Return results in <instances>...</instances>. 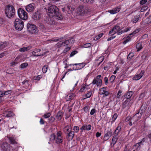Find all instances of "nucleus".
Segmentation results:
<instances>
[{"label": "nucleus", "mask_w": 151, "mask_h": 151, "mask_svg": "<svg viewBox=\"0 0 151 151\" xmlns=\"http://www.w3.org/2000/svg\"><path fill=\"white\" fill-rule=\"evenodd\" d=\"M47 14L49 16H55L56 19L62 20L63 17L61 13L58 12L59 9L55 5H52L48 7L47 8H45Z\"/></svg>", "instance_id": "obj_1"}, {"label": "nucleus", "mask_w": 151, "mask_h": 151, "mask_svg": "<svg viewBox=\"0 0 151 151\" xmlns=\"http://www.w3.org/2000/svg\"><path fill=\"white\" fill-rule=\"evenodd\" d=\"M146 109L145 104H142L136 114L131 118V120L134 121L133 123H135L141 118L142 115L145 113Z\"/></svg>", "instance_id": "obj_2"}, {"label": "nucleus", "mask_w": 151, "mask_h": 151, "mask_svg": "<svg viewBox=\"0 0 151 151\" xmlns=\"http://www.w3.org/2000/svg\"><path fill=\"white\" fill-rule=\"evenodd\" d=\"M4 10L6 17L9 18H13L15 15V9L12 5H6L5 7Z\"/></svg>", "instance_id": "obj_3"}, {"label": "nucleus", "mask_w": 151, "mask_h": 151, "mask_svg": "<svg viewBox=\"0 0 151 151\" xmlns=\"http://www.w3.org/2000/svg\"><path fill=\"white\" fill-rule=\"evenodd\" d=\"M50 141L55 140L57 144H59L62 142V138L60 133H54L50 135Z\"/></svg>", "instance_id": "obj_4"}, {"label": "nucleus", "mask_w": 151, "mask_h": 151, "mask_svg": "<svg viewBox=\"0 0 151 151\" xmlns=\"http://www.w3.org/2000/svg\"><path fill=\"white\" fill-rule=\"evenodd\" d=\"M14 25L16 30L21 31L24 27V22L20 19L17 18L14 22Z\"/></svg>", "instance_id": "obj_5"}, {"label": "nucleus", "mask_w": 151, "mask_h": 151, "mask_svg": "<svg viewBox=\"0 0 151 151\" xmlns=\"http://www.w3.org/2000/svg\"><path fill=\"white\" fill-rule=\"evenodd\" d=\"M18 15L19 17L22 19L26 20L28 18V15L27 12L21 8H19L17 11Z\"/></svg>", "instance_id": "obj_6"}, {"label": "nucleus", "mask_w": 151, "mask_h": 151, "mask_svg": "<svg viewBox=\"0 0 151 151\" xmlns=\"http://www.w3.org/2000/svg\"><path fill=\"white\" fill-rule=\"evenodd\" d=\"M89 12L90 10L88 8L83 6H79L77 11V13L81 15H84Z\"/></svg>", "instance_id": "obj_7"}, {"label": "nucleus", "mask_w": 151, "mask_h": 151, "mask_svg": "<svg viewBox=\"0 0 151 151\" xmlns=\"http://www.w3.org/2000/svg\"><path fill=\"white\" fill-rule=\"evenodd\" d=\"M27 28L29 32L32 34H35L37 33V30L36 25L31 23H28L27 25Z\"/></svg>", "instance_id": "obj_8"}, {"label": "nucleus", "mask_w": 151, "mask_h": 151, "mask_svg": "<svg viewBox=\"0 0 151 151\" xmlns=\"http://www.w3.org/2000/svg\"><path fill=\"white\" fill-rule=\"evenodd\" d=\"M1 148L4 151H9L10 149L9 145L6 142L1 144Z\"/></svg>", "instance_id": "obj_9"}, {"label": "nucleus", "mask_w": 151, "mask_h": 151, "mask_svg": "<svg viewBox=\"0 0 151 151\" xmlns=\"http://www.w3.org/2000/svg\"><path fill=\"white\" fill-rule=\"evenodd\" d=\"M41 17V14L40 12L38 11L34 13L32 16V18L35 20H37L40 19Z\"/></svg>", "instance_id": "obj_10"}, {"label": "nucleus", "mask_w": 151, "mask_h": 151, "mask_svg": "<svg viewBox=\"0 0 151 151\" xmlns=\"http://www.w3.org/2000/svg\"><path fill=\"white\" fill-rule=\"evenodd\" d=\"M26 9L28 12H31L34 11L35 9V4H30L27 5L26 7Z\"/></svg>", "instance_id": "obj_11"}, {"label": "nucleus", "mask_w": 151, "mask_h": 151, "mask_svg": "<svg viewBox=\"0 0 151 151\" xmlns=\"http://www.w3.org/2000/svg\"><path fill=\"white\" fill-rule=\"evenodd\" d=\"M91 126L90 124H84L82 127L80 128V129L81 132H83V131H89L91 129Z\"/></svg>", "instance_id": "obj_12"}, {"label": "nucleus", "mask_w": 151, "mask_h": 151, "mask_svg": "<svg viewBox=\"0 0 151 151\" xmlns=\"http://www.w3.org/2000/svg\"><path fill=\"white\" fill-rule=\"evenodd\" d=\"M144 73V70H142L139 74L133 77V79L134 80H139L143 76Z\"/></svg>", "instance_id": "obj_13"}, {"label": "nucleus", "mask_w": 151, "mask_h": 151, "mask_svg": "<svg viewBox=\"0 0 151 151\" xmlns=\"http://www.w3.org/2000/svg\"><path fill=\"white\" fill-rule=\"evenodd\" d=\"M130 100L126 99L123 103L122 107L123 109L127 107L128 109H129L130 107V105H129V104L130 102Z\"/></svg>", "instance_id": "obj_14"}, {"label": "nucleus", "mask_w": 151, "mask_h": 151, "mask_svg": "<svg viewBox=\"0 0 151 151\" xmlns=\"http://www.w3.org/2000/svg\"><path fill=\"white\" fill-rule=\"evenodd\" d=\"M83 63H75L73 65V66L76 65V66H76L75 67V68H74L75 70H78L81 69L83 67H84L85 65V64L84 65H83Z\"/></svg>", "instance_id": "obj_15"}, {"label": "nucleus", "mask_w": 151, "mask_h": 151, "mask_svg": "<svg viewBox=\"0 0 151 151\" xmlns=\"http://www.w3.org/2000/svg\"><path fill=\"white\" fill-rule=\"evenodd\" d=\"M120 7H117L112 10L108 11V12L111 14H113L119 12L120 10Z\"/></svg>", "instance_id": "obj_16"}, {"label": "nucleus", "mask_w": 151, "mask_h": 151, "mask_svg": "<svg viewBox=\"0 0 151 151\" xmlns=\"http://www.w3.org/2000/svg\"><path fill=\"white\" fill-rule=\"evenodd\" d=\"M41 51V50L40 49H38L35 50L32 52V54L35 56H43V54H41L39 53V52Z\"/></svg>", "instance_id": "obj_17"}, {"label": "nucleus", "mask_w": 151, "mask_h": 151, "mask_svg": "<svg viewBox=\"0 0 151 151\" xmlns=\"http://www.w3.org/2000/svg\"><path fill=\"white\" fill-rule=\"evenodd\" d=\"M7 137L9 139L11 144H17V142L16 140V139L14 138V137L7 136Z\"/></svg>", "instance_id": "obj_18"}, {"label": "nucleus", "mask_w": 151, "mask_h": 151, "mask_svg": "<svg viewBox=\"0 0 151 151\" xmlns=\"http://www.w3.org/2000/svg\"><path fill=\"white\" fill-rule=\"evenodd\" d=\"M8 42H1L0 43V50L6 48L8 45Z\"/></svg>", "instance_id": "obj_19"}, {"label": "nucleus", "mask_w": 151, "mask_h": 151, "mask_svg": "<svg viewBox=\"0 0 151 151\" xmlns=\"http://www.w3.org/2000/svg\"><path fill=\"white\" fill-rule=\"evenodd\" d=\"M63 113L62 111H60L57 113L56 115V117L58 120H60L63 116Z\"/></svg>", "instance_id": "obj_20"}, {"label": "nucleus", "mask_w": 151, "mask_h": 151, "mask_svg": "<svg viewBox=\"0 0 151 151\" xmlns=\"http://www.w3.org/2000/svg\"><path fill=\"white\" fill-rule=\"evenodd\" d=\"M133 92L132 91H129L127 92L125 95V97L127 99H129L131 97L133 94Z\"/></svg>", "instance_id": "obj_21"}, {"label": "nucleus", "mask_w": 151, "mask_h": 151, "mask_svg": "<svg viewBox=\"0 0 151 151\" xmlns=\"http://www.w3.org/2000/svg\"><path fill=\"white\" fill-rule=\"evenodd\" d=\"M47 17L46 18V19L45 20L46 21V22L48 24H49L50 25H52L55 23V21H53L49 17Z\"/></svg>", "instance_id": "obj_22"}, {"label": "nucleus", "mask_w": 151, "mask_h": 151, "mask_svg": "<svg viewBox=\"0 0 151 151\" xmlns=\"http://www.w3.org/2000/svg\"><path fill=\"white\" fill-rule=\"evenodd\" d=\"M69 44V42H68L67 40H65V41L62 42H60L58 43V45L60 46H65V45H67Z\"/></svg>", "instance_id": "obj_23"}, {"label": "nucleus", "mask_w": 151, "mask_h": 151, "mask_svg": "<svg viewBox=\"0 0 151 151\" xmlns=\"http://www.w3.org/2000/svg\"><path fill=\"white\" fill-rule=\"evenodd\" d=\"M74 133H68V134L67 135V138L68 141L72 140L74 136Z\"/></svg>", "instance_id": "obj_24"}, {"label": "nucleus", "mask_w": 151, "mask_h": 151, "mask_svg": "<svg viewBox=\"0 0 151 151\" xmlns=\"http://www.w3.org/2000/svg\"><path fill=\"white\" fill-rule=\"evenodd\" d=\"M140 16L139 15H137L134 16L132 20L133 23H136L139 20Z\"/></svg>", "instance_id": "obj_25"}, {"label": "nucleus", "mask_w": 151, "mask_h": 151, "mask_svg": "<svg viewBox=\"0 0 151 151\" xmlns=\"http://www.w3.org/2000/svg\"><path fill=\"white\" fill-rule=\"evenodd\" d=\"M136 48L137 49V51H140L142 48V43L140 42L137 43L136 45Z\"/></svg>", "instance_id": "obj_26"}, {"label": "nucleus", "mask_w": 151, "mask_h": 151, "mask_svg": "<svg viewBox=\"0 0 151 151\" xmlns=\"http://www.w3.org/2000/svg\"><path fill=\"white\" fill-rule=\"evenodd\" d=\"M145 141V138H143L142 139V141L139 142L138 143H136L135 145V146L136 147H138L141 145H143V142Z\"/></svg>", "instance_id": "obj_27"}, {"label": "nucleus", "mask_w": 151, "mask_h": 151, "mask_svg": "<svg viewBox=\"0 0 151 151\" xmlns=\"http://www.w3.org/2000/svg\"><path fill=\"white\" fill-rule=\"evenodd\" d=\"M111 133H106L104 136V140H108L111 135Z\"/></svg>", "instance_id": "obj_28"}, {"label": "nucleus", "mask_w": 151, "mask_h": 151, "mask_svg": "<svg viewBox=\"0 0 151 151\" xmlns=\"http://www.w3.org/2000/svg\"><path fill=\"white\" fill-rule=\"evenodd\" d=\"M81 1L85 3L91 4L94 2V0H81Z\"/></svg>", "instance_id": "obj_29"}, {"label": "nucleus", "mask_w": 151, "mask_h": 151, "mask_svg": "<svg viewBox=\"0 0 151 151\" xmlns=\"http://www.w3.org/2000/svg\"><path fill=\"white\" fill-rule=\"evenodd\" d=\"M64 131L65 132H73L71 131V128L68 126H66L64 128Z\"/></svg>", "instance_id": "obj_30"}, {"label": "nucleus", "mask_w": 151, "mask_h": 151, "mask_svg": "<svg viewBox=\"0 0 151 151\" xmlns=\"http://www.w3.org/2000/svg\"><path fill=\"white\" fill-rule=\"evenodd\" d=\"M129 30V28H127L126 29H125L124 30L120 31H117V34L118 35H120L123 33L127 32Z\"/></svg>", "instance_id": "obj_31"}, {"label": "nucleus", "mask_w": 151, "mask_h": 151, "mask_svg": "<svg viewBox=\"0 0 151 151\" xmlns=\"http://www.w3.org/2000/svg\"><path fill=\"white\" fill-rule=\"evenodd\" d=\"M92 91H88V93L87 94H86L85 95V96L86 97L84 98V99H86V98H90L92 95Z\"/></svg>", "instance_id": "obj_32"}, {"label": "nucleus", "mask_w": 151, "mask_h": 151, "mask_svg": "<svg viewBox=\"0 0 151 151\" xmlns=\"http://www.w3.org/2000/svg\"><path fill=\"white\" fill-rule=\"evenodd\" d=\"M117 140V138L116 136L113 137L112 141V144H113V145H114L116 144Z\"/></svg>", "instance_id": "obj_33"}, {"label": "nucleus", "mask_w": 151, "mask_h": 151, "mask_svg": "<svg viewBox=\"0 0 151 151\" xmlns=\"http://www.w3.org/2000/svg\"><path fill=\"white\" fill-rule=\"evenodd\" d=\"M91 44L90 43H88L84 44L83 45V47L84 48H88L91 47Z\"/></svg>", "instance_id": "obj_34"}, {"label": "nucleus", "mask_w": 151, "mask_h": 151, "mask_svg": "<svg viewBox=\"0 0 151 151\" xmlns=\"http://www.w3.org/2000/svg\"><path fill=\"white\" fill-rule=\"evenodd\" d=\"M139 30H140V29H138L135 30L132 32V33L129 35V37H131L132 36L131 35H134V34L138 32L139 31Z\"/></svg>", "instance_id": "obj_35"}, {"label": "nucleus", "mask_w": 151, "mask_h": 151, "mask_svg": "<svg viewBox=\"0 0 151 151\" xmlns=\"http://www.w3.org/2000/svg\"><path fill=\"white\" fill-rule=\"evenodd\" d=\"M117 116L118 115L117 114L115 113L114 114L112 118V121L111 122V124L115 121V120L117 118Z\"/></svg>", "instance_id": "obj_36"}, {"label": "nucleus", "mask_w": 151, "mask_h": 151, "mask_svg": "<svg viewBox=\"0 0 151 151\" xmlns=\"http://www.w3.org/2000/svg\"><path fill=\"white\" fill-rule=\"evenodd\" d=\"M102 80V79H99L98 80L96 83V86L97 87H100L101 86Z\"/></svg>", "instance_id": "obj_37"}, {"label": "nucleus", "mask_w": 151, "mask_h": 151, "mask_svg": "<svg viewBox=\"0 0 151 151\" xmlns=\"http://www.w3.org/2000/svg\"><path fill=\"white\" fill-rule=\"evenodd\" d=\"M75 95L73 93L71 94L69 96L68 99L67 100L68 101H69L70 100H72L75 97Z\"/></svg>", "instance_id": "obj_38"}, {"label": "nucleus", "mask_w": 151, "mask_h": 151, "mask_svg": "<svg viewBox=\"0 0 151 151\" xmlns=\"http://www.w3.org/2000/svg\"><path fill=\"white\" fill-rule=\"evenodd\" d=\"M48 68L47 66L44 65L42 68V71L43 73H45L47 71V70Z\"/></svg>", "instance_id": "obj_39"}, {"label": "nucleus", "mask_w": 151, "mask_h": 151, "mask_svg": "<svg viewBox=\"0 0 151 151\" xmlns=\"http://www.w3.org/2000/svg\"><path fill=\"white\" fill-rule=\"evenodd\" d=\"M13 113L11 111H9L7 114L6 115V116L7 117H9L13 116L14 115Z\"/></svg>", "instance_id": "obj_40"}, {"label": "nucleus", "mask_w": 151, "mask_h": 151, "mask_svg": "<svg viewBox=\"0 0 151 151\" xmlns=\"http://www.w3.org/2000/svg\"><path fill=\"white\" fill-rule=\"evenodd\" d=\"M42 77V76L41 75H39L37 76H34V79L36 80L39 81Z\"/></svg>", "instance_id": "obj_41"}, {"label": "nucleus", "mask_w": 151, "mask_h": 151, "mask_svg": "<svg viewBox=\"0 0 151 151\" xmlns=\"http://www.w3.org/2000/svg\"><path fill=\"white\" fill-rule=\"evenodd\" d=\"M7 52L4 51L0 54V58H2L3 57L6 55L8 54Z\"/></svg>", "instance_id": "obj_42"}, {"label": "nucleus", "mask_w": 151, "mask_h": 151, "mask_svg": "<svg viewBox=\"0 0 151 151\" xmlns=\"http://www.w3.org/2000/svg\"><path fill=\"white\" fill-rule=\"evenodd\" d=\"M28 65V64L27 63H22L20 65L21 68H24L26 67Z\"/></svg>", "instance_id": "obj_43"}, {"label": "nucleus", "mask_w": 151, "mask_h": 151, "mask_svg": "<svg viewBox=\"0 0 151 151\" xmlns=\"http://www.w3.org/2000/svg\"><path fill=\"white\" fill-rule=\"evenodd\" d=\"M116 78V76L114 75H112L111 76L109 80L111 82H112L115 80Z\"/></svg>", "instance_id": "obj_44"}, {"label": "nucleus", "mask_w": 151, "mask_h": 151, "mask_svg": "<svg viewBox=\"0 0 151 151\" xmlns=\"http://www.w3.org/2000/svg\"><path fill=\"white\" fill-rule=\"evenodd\" d=\"M51 114L50 112H48L47 113L43 115L44 118H47L49 117L50 116Z\"/></svg>", "instance_id": "obj_45"}, {"label": "nucleus", "mask_w": 151, "mask_h": 151, "mask_svg": "<svg viewBox=\"0 0 151 151\" xmlns=\"http://www.w3.org/2000/svg\"><path fill=\"white\" fill-rule=\"evenodd\" d=\"M146 22L149 24L151 23V15L149 16V17L146 19Z\"/></svg>", "instance_id": "obj_46"}, {"label": "nucleus", "mask_w": 151, "mask_h": 151, "mask_svg": "<svg viewBox=\"0 0 151 151\" xmlns=\"http://www.w3.org/2000/svg\"><path fill=\"white\" fill-rule=\"evenodd\" d=\"M104 58L103 57H100L99 58V59L97 60V61H99V63H98V65H99L104 60Z\"/></svg>", "instance_id": "obj_47"}, {"label": "nucleus", "mask_w": 151, "mask_h": 151, "mask_svg": "<svg viewBox=\"0 0 151 151\" xmlns=\"http://www.w3.org/2000/svg\"><path fill=\"white\" fill-rule=\"evenodd\" d=\"M55 120V118L53 116H51L48 119L49 122H50L52 123Z\"/></svg>", "instance_id": "obj_48"}, {"label": "nucleus", "mask_w": 151, "mask_h": 151, "mask_svg": "<svg viewBox=\"0 0 151 151\" xmlns=\"http://www.w3.org/2000/svg\"><path fill=\"white\" fill-rule=\"evenodd\" d=\"M78 52L76 50H74L70 54V57H72L74 56L75 54H76Z\"/></svg>", "instance_id": "obj_49"}, {"label": "nucleus", "mask_w": 151, "mask_h": 151, "mask_svg": "<svg viewBox=\"0 0 151 151\" xmlns=\"http://www.w3.org/2000/svg\"><path fill=\"white\" fill-rule=\"evenodd\" d=\"M121 129V126H119H119L116 128V129L115 130V131L114 132H115L116 131H118L117 132H119L120 131Z\"/></svg>", "instance_id": "obj_50"}, {"label": "nucleus", "mask_w": 151, "mask_h": 151, "mask_svg": "<svg viewBox=\"0 0 151 151\" xmlns=\"http://www.w3.org/2000/svg\"><path fill=\"white\" fill-rule=\"evenodd\" d=\"M134 56V54L132 53H130L127 56V58L128 59H131Z\"/></svg>", "instance_id": "obj_51"}, {"label": "nucleus", "mask_w": 151, "mask_h": 151, "mask_svg": "<svg viewBox=\"0 0 151 151\" xmlns=\"http://www.w3.org/2000/svg\"><path fill=\"white\" fill-rule=\"evenodd\" d=\"M114 27H115L116 28V29L115 30H116L117 31H120L122 29L119 26L116 25L115 26H114Z\"/></svg>", "instance_id": "obj_52"}, {"label": "nucleus", "mask_w": 151, "mask_h": 151, "mask_svg": "<svg viewBox=\"0 0 151 151\" xmlns=\"http://www.w3.org/2000/svg\"><path fill=\"white\" fill-rule=\"evenodd\" d=\"M73 130L75 132H78L79 130V128L78 126H75L74 127Z\"/></svg>", "instance_id": "obj_53"}, {"label": "nucleus", "mask_w": 151, "mask_h": 151, "mask_svg": "<svg viewBox=\"0 0 151 151\" xmlns=\"http://www.w3.org/2000/svg\"><path fill=\"white\" fill-rule=\"evenodd\" d=\"M74 40V39L72 37L70 38L68 40H67L68 42H69V44L72 43Z\"/></svg>", "instance_id": "obj_54"}, {"label": "nucleus", "mask_w": 151, "mask_h": 151, "mask_svg": "<svg viewBox=\"0 0 151 151\" xmlns=\"http://www.w3.org/2000/svg\"><path fill=\"white\" fill-rule=\"evenodd\" d=\"M12 91L11 90H8L6 91H4V95H7L10 93Z\"/></svg>", "instance_id": "obj_55"}, {"label": "nucleus", "mask_w": 151, "mask_h": 151, "mask_svg": "<svg viewBox=\"0 0 151 151\" xmlns=\"http://www.w3.org/2000/svg\"><path fill=\"white\" fill-rule=\"evenodd\" d=\"M128 37H129V38L125 40L123 42V43L124 44H126L130 40V37H129V35L128 36Z\"/></svg>", "instance_id": "obj_56"}, {"label": "nucleus", "mask_w": 151, "mask_h": 151, "mask_svg": "<svg viewBox=\"0 0 151 151\" xmlns=\"http://www.w3.org/2000/svg\"><path fill=\"white\" fill-rule=\"evenodd\" d=\"M122 93V91L121 90H119L118 91L117 94V98H119L120 96L121 95V93Z\"/></svg>", "instance_id": "obj_57"}, {"label": "nucleus", "mask_w": 151, "mask_h": 151, "mask_svg": "<svg viewBox=\"0 0 151 151\" xmlns=\"http://www.w3.org/2000/svg\"><path fill=\"white\" fill-rule=\"evenodd\" d=\"M96 112L95 109H93L91 111L90 114L91 115H93Z\"/></svg>", "instance_id": "obj_58"}, {"label": "nucleus", "mask_w": 151, "mask_h": 151, "mask_svg": "<svg viewBox=\"0 0 151 151\" xmlns=\"http://www.w3.org/2000/svg\"><path fill=\"white\" fill-rule=\"evenodd\" d=\"M147 1V0H142L140 1V4L141 5H143L145 4Z\"/></svg>", "instance_id": "obj_59"}, {"label": "nucleus", "mask_w": 151, "mask_h": 151, "mask_svg": "<svg viewBox=\"0 0 151 151\" xmlns=\"http://www.w3.org/2000/svg\"><path fill=\"white\" fill-rule=\"evenodd\" d=\"M116 29V28L115 27H113L112 29L111 30H110L109 32V34H112V33H113L114 30H115Z\"/></svg>", "instance_id": "obj_60"}, {"label": "nucleus", "mask_w": 151, "mask_h": 151, "mask_svg": "<svg viewBox=\"0 0 151 151\" xmlns=\"http://www.w3.org/2000/svg\"><path fill=\"white\" fill-rule=\"evenodd\" d=\"M148 9V7L147 6H144L141 8V12H143L145 10H147Z\"/></svg>", "instance_id": "obj_61"}, {"label": "nucleus", "mask_w": 151, "mask_h": 151, "mask_svg": "<svg viewBox=\"0 0 151 151\" xmlns=\"http://www.w3.org/2000/svg\"><path fill=\"white\" fill-rule=\"evenodd\" d=\"M45 121L42 119L41 118L40 120V123L41 124H43L45 123Z\"/></svg>", "instance_id": "obj_62"}, {"label": "nucleus", "mask_w": 151, "mask_h": 151, "mask_svg": "<svg viewBox=\"0 0 151 151\" xmlns=\"http://www.w3.org/2000/svg\"><path fill=\"white\" fill-rule=\"evenodd\" d=\"M4 21V20L3 19L0 17V26H1L2 25Z\"/></svg>", "instance_id": "obj_63"}, {"label": "nucleus", "mask_w": 151, "mask_h": 151, "mask_svg": "<svg viewBox=\"0 0 151 151\" xmlns=\"http://www.w3.org/2000/svg\"><path fill=\"white\" fill-rule=\"evenodd\" d=\"M109 92L107 91H104V93L102 92V94H104L105 96H107L109 95Z\"/></svg>", "instance_id": "obj_64"}]
</instances>
